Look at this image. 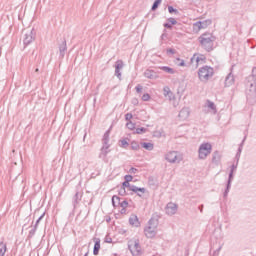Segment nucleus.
Returning a JSON list of instances; mask_svg holds the SVG:
<instances>
[{"mask_svg":"<svg viewBox=\"0 0 256 256\" xmlns=\"http://www.w3.org/2000/svg\"><path fill=\"white\" fill-rule=\"evenodd\" d=\"M159 227V220L151 218L148 225L144 228V235L147 239H155L157 236V228Z\"/></svg>","mask_w":256,"mask_h":256,"instance_id":"1","label":"nucleus"},{"mask_svg":"<svg viewBox=\"0 0 256 256\" xmlns=\"http://www.w3.org/2000/svg\"><path fill=\"white\" fill-rule=\"evenodd\" d=\"M213 75H215V71L211 66H203L198 70V77L202 83H207Z\"/></svg>","mask_w":256,"mask_h":256,"instance_id":"2","label":"nucleus"},{"mask_svg":"<svg viewBox=\"0 0 256 256\" xmlns=\"http://www.w3.org/2000/svg\"><path fill=\"white\" fill-rule=\"evenodd\" d=\"M211 151H213V145L209 142H203L198 148V159L205 161L211 155Z\"/></svg>","mask_w":256,"mask_h":256,"instance_id":"3","label":"nucleus"},{"mask_svg":"<svg viewBox=\"0 0 256 256\" xmlns=\"http://www.w3.org/2000/svg\"><path fill=\"white\" fill-rule=\"evenodd\" d=\"M200 44L206 51H213V43L215 41V36L212 34H202L199 37Z\"/></svg>","mask_w":256,"mask_h":256,"instance_id":"4","label":"nucleus"},{"mask_svg":"<svg viewBox=\"0 0 256 256\" xmlns=\"http://www.w3.org/2000/svg\"><path fill=\"white\" fill-rule=\"evenodd\" d=\"M165 160L173 165L181 163L183 161V155L177 151H169L165 154Z\"/></svg>","mask_w":256,"mask_h":256,"instance_id":"5","label":"nucleus"},{"mask_svg":"<svg viewBox=\"0 0 256 256\" xmlns=\"http://www.w3.org/2000/svg\"><path fill=\"white\" fill-rule=\"evenodd\" d=\"M35 29L26 28L22 32V41L25 46L31 45L32 41H35Z\"/></svg>","mask_w":256,"mask_h":256,"instance_id":"6","label":"nucleus"},{"mask_svg":"<svg viewBox=\"0 0 256 256\" xmlns=\"http://www.w3.org/2000/svg\"><path fill=\"white\" fill-rule=\"evenodd\" d=\"M128 249L133 256L141 255V244H139V239H131L128 241Z\"/></svg>","mask_w":256,"mask_h":256,"instance_id":"7","label":"nucleus"},{"mask_svg":"<svg viewBox=\"0 0 256 256\" xmlns=\"http://www.w3.org/2000/svg\"><path fill=\"white\" fill-rule=\"evenodd\" d=\"M247 99L248 101H250V99H253V101L256 100V79L255 80H252V81H249L248 79V82H247Z\"/></svg>","mask_w":256,"mask_h":256,"instance_id":"8","label":"nucleus"},{"mask_svg":"<svg viewBox=\"0 0 256 256\" xmlns=\"http://www.w3.org/2000/svg\"><path fill=\"white\" fill-rule=\"evenodd\" d=\"M179 206L176 203L169 202L165 207V213L169 217H173L177 213Z\"/></svg>","mask_w":256,"mask_h":256,"instance_id":"9","label":"nucleus"},{"mask_svg":"<svg viewBox=\"0 0 256 256\" xmlns=\"http://www.w3.org/2000/svg\"><path fill=\"white\" fill-rule=\"evenodd\" d=\"M191 63H193L194 65H204V63H206L205 55L194 54L191 58Z\"/></svg>","mask_w":256,"mask_h":256,"instance_id":"10","label":"nucleus"},{"mask_svg":"<svg viewBox=\"0 0 256 256\" xmlns=\"http://www.w3.org/2000/svg\"><path fill=\"white\" fill-rule=\"evenodd\" d=\"M122 187L125 189V187L129 188V191H133V193H137V191H141V193H146L147 189L145 188H139L135 185H131L126 180L122 183Z\"/></svg>","mask_w":256,"mask_h":256,"instance_id":"11","label":"nucleus"},{"mask_svg":"<svg viewBox=\"0 0 256 256\" xmlns=\"http://www.w3.org/2000/svg\"><path fill=\"white\" fill-rule=\"evenodd\" d=\"M191 115V110L188 107H184L180 110L178 117L180 121H187Z\"/></svg>","mask_w":256,"mask_h":256,"instance_id":"12","label":"nucleus"},{"mask_svg":"<svg viewBox=\"0 0 256 256\" xmlns=\"http://www.w3.org/2000/svg\"><path fill=\"white\" fill-rule=\"evenodd\" d=\"M204 107L205 109H208V113H211L212 115H217V106L213 101L207 100Z\"/></svg>","mask_w":256,"mask_h":256,"instance_id":"13","label":"nucleus"},{"mask_svg":"<svg viewBox=\"0 0 256 256\" xmlns=\"http://www.w3.org/2000/svg\"><path fill=\"white\" fill-rule=\"evenodd\" d=\"M111 147V145L109 144H103L101 150H100V154H99V158L100 159H107V155H109V153H111V149H109Z\"/></svg>","mask_w":256,"mask_h":256,"instance_id":"14","label":"nucleus"},{"mask_svg":"<svg viewBox=\"0 0 256 256\" xmlns=\"http://www.w3.org/2000/svg\"><path fill=\"white\" fill-rule=\"evenodd\" d=\"M163 95L164 97H168L169 101H175V94H173L169 86L163 87Z\"/></svg>","mask_w":256,"mask_h":256,"instance_id":"15","label":"nucleus"},{"mask_svg":"<svg viewBox=\"0 0 256 256\" xmlns=\"http://www.w3.org/2000/svg\"><path fill=\"white\" fill-rule=\"evenodd\" d=\"M129 223L132 225V227H141V222H139V218L135 214L130 216Z\"/></svg>","mask_w":256,"mask_h":256,"instance_id":"16","label":"nucleus"},{"mask_svg":"<svg viewBox=\"0 0 256 256\" xmlns=\"http://www.w3.org/2000/svg\"><path fill=\"white\" fill-rule=\"evenodd\" d=\"M233 85H235V77L230 73L225 79V87H231Z\"/></svg>","mask_w":256,"mask_h":256,"instance_id":"17","label":"nucleus"},{"mask_svg":"<svg viewBox=\"0 0 256 256\" xmlns=\"http://www.w3.org/2000/svg\"><path fill=\"white\" fill-rule=\"evenodd\" d=\"M212 163H214L215 165H219V163H221V154L219 153V151H215L213 153Z\"/></svg>","mask_w":256,"mask_h":256,"instance_id":"18","label":"nucleus"},{"mask_svg":"<svg viewBox=\"0 0 256 256\" xmlns=\"http://www.w3.org/2000/svg\"><path fill=\"white\" fill-rule=\"evenodd\" d=\"M141 147H143V149H146V151H153V149L155 148V146L151 142H142Z\"/></svg>","mask_w":256,"mask_h":256,"instance_id":"19","label":"nucleus"},{"mask_svg":"<svg viewBox=\"0 0 256 256\" xmlns=\"http://www.w3.org/2000/svg\"><path fill=\"white\" fill-rule=\"evenodd\" d=\"M232 179H233V171H230L227 188H226V191L224 192V197H227V195L229 193V189H231V181H232Z\"/></svg>","mask_w":256,"mask_h":256,"instance_id":"20","label":"nucleus"},{"mask_svg":"<svg viewBox=\"0 0 256 256\" xmlns=\"http://www.w3.org/2000/svg\"><path fill=\"white\" fill-rule=\"evenodd\" d=\"M99 249H101V240L96 239L94 244L93 255H99Z\"/></svg>","mask_w":256,"mask_h":256,"instance_id":"21","label":"nucleus"},{"mask_svg":"<svg viewBox=\"0 0 256 256\" xmlns=\"http://www.w3.org/2000/svg\"><path fill=\"white\" fill-rule=\"evenodd\" d=\"M172 25H177V20H175V18H169L168 23H165L164 27H166V29H171Z\"/></svg>","mask_w":256,"mask_h":256,"instance_id":"22","label":"nucleus"},{"mask_svg":"<svg viewBox=\"0 0 256 256\" xmlns=\"http://www.w3.org/2000/svg\"><path fill=\"white\" fill-rule=\"evenodd\" d=\"M5 253H7V244L0 242V256H5Z\"/></svg>","mask_w":256,"mask_h":256,"instance_id":"23","label":"nucleus"},{"mask_svg":"<svg viewBox=\"0 0 256 256\" xmlns=\"http://www.w3.org/2000/svg\"><path fill=\"white\" fill-rule=\"evenodd\" d=\"M121 71H123V65H117L115 68V75L121 80Z\"/></svg>","mask_w":256,"mask_h":256,"instance_id":"24","label":"nucleus"},{"mask_svg":"<svg viewBox=\"0 0 256 256\" xmlns=\"http://www.w3.org/2000/svg\"><path fill=\"white\" fill-rule=\"evenodd\" d=\"M201 22H196L193 24V33H199V31H201Z\"/></svg>","mask_w":256,"mask_h":256,"instance_id":"25","label":"nucleus"},{"mask_svg":"<svg viewBox=\"0 0 256 256\" xmlns=\"http://www.w3.org/2000/svg\"><path fill=\"white\" fill-rule=\"evenodd\" d=\"M202 29H207L211 25V20L199 21Z\"/></svg>","mask_w":256,"mask_h":256,"instance_id":"26","label":"nucleus"},{"mask_svg":"<svg viewBox=\"0 0 256 256\" xmlns=\"http://www.w3.org/2000/svg\"><path fill=\"white\" fill-rule=\"evenodd\" d=\"M102 143L103 145H109V130L104 134Z\"/></svg>","mask_w":256,"mask_h":256,"instance_id":"27","label":"nucleus"},{"mask_svg":"<svg viewBox=\"0 0 256 256\" xmlns=\"http://www.w3.org/2000/svg\"><path fill=\"white\" fill-rule=\"evenodd\" d=\"M162 71H165V73H169L170 75H173V73H175V70H173V68H170L168 66H163Z\"/></svg>","mask_w":256,"mask_h":256,"instance_id":"28","label":"nucleus"},{"mask_svg":"<svg viewBox=\"0 0 256 256\" xmlns=\"http://www.w3.org/2000/svg\"><path fill=\"white\" fill-rule=\"evenodd\" d=\"M144 76H145L147 79H153V77H154L153 71H151V70H146V71L144 72Z\"/></svg>","mask_w":256,"mask_h":256,"instance_id":"29","label":"nucleus"},{"mask_svg":"<svg viewBox=\"0 0 256 256\" xmlns=\"http://www.w3.org/2000/svg\"><path fill=\"white\" fill-rule=\"evenodd\" d=\"M136 135H143V133H147V128H137L135 130Z\"/></svg>","mask_w":256,"mask_h":256,"instance_id":"30","label":"nucleus"},{"mask_svg":"<svg viewBox=\"0 0 256 256\" xmlns=\"http://www.w3.org/2000/svg\"><path fill=\"white\" fill-rule=\"evenodd\" d=\"M131 149H132L133 151H138V149H139V143H137L136 141L131 142Z\"/></svg>","mask_w":256,"mask_h":256,"instance_id":"31","label":"nucleus"},{"mask_svg":"<svg viewBox=\"0 0 256 256\" xmlns=\"http://www.w3.org/2000/svg\"><path fill=\"white\" fill-rule=\"evenodd\" d=\"M126 127L127 129H130V131H133V129H135V123H133L132 121H129L126 123Z\"/></svg>","mask_w":256,"mask_h":256,"instance_id":"32","label":"nucleus"},{"mask_svg":"<svg viewBox=\"0 0 256 256\" xmlns=\"http://www.w3.org/2000/svg\"><path fill=\"white\" fill-rule=\"evenodd\" d=\"M120 147H123V149H127V147H129V142H127V140H121L120 141Z\"/></svg>","mask_w":256,"mask_h":256,"instance_id":"33","label":"nucleus"},{"mask_svg":"<svg viewBox=\"0 0 256 256\" xmlns=\"http://www.w3.org/2000/svg\"><path fill=\"white\" fill-rule=\"evenodd\" d=\"M65 51H67V45L64 44L60 47V55H62V57L65 55Z\"/></svg>","mask_w":256,"mask_h":256,"instance_id":"34","label":"nucleus"},{"mask_svg":"<svg viewBox=\"0 0 256 256\" xmlns=\"http://www.w3.org/2000/svg\"><path fill=\"white\" fill-rule=\"evenodd\" d=\"M151 100V95L149 93H145L142 96V101H150Z\"/></svg>","mask_w":256,"mask_h":256,"instance_id":"35","label":"nucleus"},{"mask_svg":"<svg viewBox=\"0 0 256 256\" xmlns=\"http://www.w3.org/2000/svg\"><path fill=\"white\" fill-rule=\"evenodd\" d=\"M120 206L122 207V209H127V207H129V202H127V200H124L120 202Z\"/></svg>","mask_w":256,"mask_h":256,"instance_id":"36","label":"nucleus"},{"mask_svg":"<svg viewBox=\"0 0 256 256\" xmlns=\"http://www.w3.org/2000/svg\"><path fill=\"white\" fill-rule=\"evenodd\" d=\"M168 11L171 14L175 13V15H177V13H179V11L177 9L173 8V6H169Z\"/></svg>","mask_w":256,"mask_h":256,"instance_id":"37","label":"nucleus"},{"mask_svg":"<svg viewBox=\"0 0 256 256\" xmlns=\"http://www.w3.org/2000/svg\"><path fill=\"white\" fill-rule=\"evenodd\" d=\"M131 119H133V114L127 113V114L125 115V120L129 122V121H131Z\"/></svg>","mask_w":256,"mask_h":256,"instance_id":"38","label":"nucleus"},{"mask_svg":"<svg viewBox=\"0 0 256 256\" xmlns=\"http://www.w3.org/2000/svg\"><path fill=\"white\" fill-rule=\"evenodd\" d=\"M138 172L137 168H130L128 173H130V175H135Z\"/></svg>","mask_w":256,"mask_h":256,"instance_id":"39","label":"nucleus"},{"mask_svg":"<svg viewBox=\"0 0 256 256\" xmlns=\"http://www.w3.org/2000/svg\"><path fill=\"white\" fill-rule=\"evenodd\" d=\"M124 179H125L126 182L131 183V181H133V176H131V175H126V176L124 177Z\"/></svg>","mask_w":256,"mask_h":256,"instance_id":"40","label":"nucleus"},{"mask_svg":"<svg viewBox=\"0 0 256 256\" xmlns=\"http://www.w3.org/2000/svg\"><path fill=\"white\" fill-rule=\"evenodd\" d=\"M159 3L160 1L159 0H156L152 6V11H155V9H157V7H159Z\"/></svg>","mask_w":256,"mask_h":256,"instance_id":"41","label":"nucleus"},{"mask_svg":"<svg viewBox=\"0 0 256 256\" xmlns=\"http://www.w3.org/2000/svg\"><path fill=\"white\" fill-rule=\"evenodd\" d=\"M136 91H137V93H141V91H143V86H141L140 84H138V85L136 86Z\"/></svg>","mask_w":256,"mask_h":256,"instance_id":"42","label":"nucleus"},{"mask_svg":"<svg viewBox=\"0 0 256 256\" xmlns=\"http://www.w3.org/2000/svg\"><path fill=\"white\" fill-rule=\"evenodd\" d=\"M126 191H125V188L124 187H121L120 190H119V195H125Z\"/></svg>","mask_w":256,"mask_h":256,"instance_id":"43","label":"nucleus"},{"mask_svg":"<svg viewBox=\"0 0 256 256\" xmlns=\"http://www.w3.org/2000/svg\"><path fill=\"white\" fill-rule=\"evenodd\" d=\"M167 54L168 55H173V54H175V50L174 49H167Z\"/></svg>","mask_w":256,"mask_h":256,"instance_id":"44","label":"nucleus"},{"mask_svg":"<svg viewBox=\"0 0 256 256\" xmlns=\"http://www.w3.org/2000/svg\"><path fill=\"white\" fill-rule=\"evenodd\" d=\"M43 217H45V214L41 215L38 220L36 221V225L35 227L37 228V225H39V222L41 221V219H43Z\"/></svg>","mask_w":256,"mask_h":256,"instance_id":"45","label":"nucleus"},{"mask_svg":"<svg viewBox=\"0 0 256 256\" xmlns=\"http://www.w3.org/2000/svg\"><path fill=\"white\" fill-rule=\"evenodd\" d=\"M230 171H232V173H234V171H237V165L233 164L231 166V170Z\"/></svg>","mask_w":256,"mask_h":256,"instance_id":"46","label":"nucleus"},{"mask_svg":"<svg viewBox=\"0 0 256 256\" xmlns=\"http://www.w3.org/2000/svg\"><path fill=\"white\" fill-rule=\"evenodd\" d=\"M134 193H136V195H138V197H143V195H145V193H142L141 191H137Z\"/></svg>","mask_w":256,"mask_h":256,"instance_id":"47","label":"nucleus"},{"mask_svg":"<svg viewBox=\"0 0 256 256\" xmlns=\"http://www.w3.org/2000/svg\"><path fill=\"white\" fill-rule=\"evenodd\" d=\"M105 242L106 243H113V239L109 238V237H106L105 238Z\"/></svg>","mask_w":256,"mask_h":256,"instance_id":"48","label":"nucleus"},{"mask_svg":"<svg viewBox=\"0 0 256 256\" xmlns=\"http://www.w3.org/2000/svg\"><path fill=\"white\" fill-rule=\"evenodd\" d=\"M79 199V192H77L76 194H75V196H74V200H75V202L77 203V200Z\"/></svg>","mask_w":256,"mask_h":256,"instance_id":"49","label":"nucleus"},{"mask_svg":"<svg viewBox=\"0 0 256 256\" xmlns=\"http://www.w3.org/2000/svg\"><path fill=\"white\" fill-rule=\"evenodd\" d=\"M115 199H119V197L113 196V197H112V202H113V203H115Z\"/></svg>","mask_w":256,"mask_h":256,"instance_id":"50","label":"nucleus"},{"mask_svg":"<svg viewBox=\"0 0 256 256\" xmlns=\"http://www.w3.org/2000/svg\"><path fill=\"white\" fill-rule=\"evenodd\" d=\"M200 213H203V205L199 206Z\"/></svg>","mask_w":256,"mask_h":256,"instance_id":"51","label":"nucleus"},{"mask_svg":"<svg viewBox=\"0 0 256 256\" xmlns=\"http://www.w3.org/2000/svg\"><path fill=\"white\" fill-rule=\"evenodd\" d=\"M180 65H185V62L181 60Z\"/></svg>","mask_w":256,"mask_h":256,"instance_id":"52","label":"nucleus"},{"mask_svg":"<svg viewBox=\"0 0 256 256\" xmlns=\"http://www.w3.org/2000/svg\"><path fill=\"white\" fill-rule=\"evenodd\" d=\"M238 151H239V153H241V151H242V148H241V146L239 147Z\"/></svg>","mask_w":256,"mask_h":256,"instance_id":"53","label":"nucleus"},{"mask_svg":"<svg viewBox=\"0 0 256 256\" xmlns=\"http://www.w3.org/2000/svg\"><path fill=\"white\" fill-rule=\"evenodd\" d=\"M84 256H89V252H86Z\"/></svg>","mask_w":256,"mask_h":256,"instance_id":"54","label":"nucleus"},{"mask_svg":"<svg viewBox=\"0 0 256 256\" xmlns=\"http://www.w3.org/2000/svg\"><path fill=\"white\" fill-rule=\"evenodd\" d=\"M121 62H118V65L120 64Z\"/></svg>","mask_w":256,"mask_h":256,"instance_id":"55","label":"nucleus"}]
</instances>
